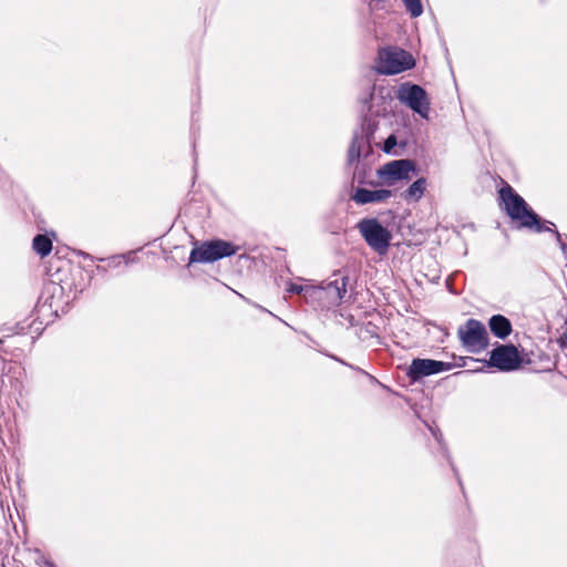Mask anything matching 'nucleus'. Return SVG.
<instances>
[{
	"mask_svg": "<svg viewBox=\"0 0 567 567\" xmlns=\"http://www.w3.org/2000/svg\"><path fill=\"white\" fill-rule=\"evenodd\" d=\"M499 197L504 204L505 212L513 219L518 221L520 228L532 229L536 233L553 230L555 224L549 220H542L540 217L528 207L525 199L519 196L511 186L499 190Z\"/></svg>",
	"mask_w": 567,
	"mask_h": 567,
	"instance_id": "f257e3e1",
	"label": "nucleus"
},
{
	"mask_svg": "<svg viewBox=\"0 0 567 567\" xmlns=\"http://www.w3.org/2000/svg\"><path fill=\"white\" fill-rule=\"evenodd\" d=\"M237 250L238 247L234 246L229 241H225L221 239L204 241L202 245L192 249L189 255V264L214 262L221 258L235 255Z\"/></svg>",
	"mask_w": 567,
	"mask_h": 567,
	"instance_id": "f03ea898",
	"label": "nucleus"
},
{
	"mask_svg": "<svg viewBox=\"0 0 567 567\" xmlns=\"http://www.w3.org/2000/svg\"><path fill=\"white\" fill-rule=\"evenodd\" d=\"M358 229L370 248L380 255L388 251L391 233L375 218H365L358 223Z\"/></svg>",
	"mask_w": 567,
	"mask_h": 567,
	"instance_id": "7ed1b4c3",
	"label": "nucleus"
},
{
	"mask_svg": "<svg viewBox=\"0 0 567 567\" xmlns=\"http://www.w3.org/2000/svg\"><path fill=\"white\" fill-rule=\"evenodd\" d=\"M413 56L402 49H384L379 52L377 71L380 74H398L414 66Z\"/></svg>",
	"mask_w": 567,
	"mask_h": 567,
	"instance_id": "20e7f679",
	"label": "nucleus"
},
{
	"mask_svg": "<svg viewBox=\"0 0 567 567\" xmlns=\"http://www.w3.org/2000/svg\"><path fill=\"white\" fill-rule=\"evenodd\" d=\"M462 344L473 353L483 351L488 346V336L485 326L476 320L468 319L457 330Z\"/></svg>",
	"mask_w": 567,
	"mask_h": 567,
	"instance_id": "39448f33",
	"label": "nucleus"
},
{
	"mask_svg": "<svg viewBox=\"0 0 567 567\" xmlns=\"http://www.w3.org/2000/svg\"><path fill=\"white\" fill-rule=\"evenodd\" d=\"M416 173V165L412 159H394L378 169V177L384 185L394 186L398 182L410 181Z\"/></svg>",
	"mask_w": 567,
	"mask_h": 567,
	"instance_id": "423d86ee",
	"label": "nucleus"
},
{
	"mask_svg": "<svg viewBox=\"0 0 567 567\" xmlns=\"http://www.w3.org/2000/svg\"><path fill=\"white\" fill-rule=\"evenodd\" d=\"M396 97L413 112L417 113L423 118H427L430 101L423 87L417 84L403 83L398 90Z\"/></svg>",
	"mask_w": 567,
	"mask_h": 567,
	"instance_id": "0eeeda50",
	"label": "nucleus"
},
{
	"mask_svg": "<svg viewBox=\"0 0 567 567\" xmlns=\"http://www.w3.org/2000/svg\"><path fill=\"white\" fill-rule=\"evenodd\" d=\"M348 277L340 276L311 290V298L323 301L327 308L337 307L347 293Z\"/></svg>",
	"mask_w": 567,
	"mask_h": 567,
	"instance_id": "6e6552de",
	"label": "nucleus"
},
{
	"mask_svg": "<svg viewBox=\"0 0 567 567\" xmlns=\"http://www.w3.org/2000/svg\"><path fill=\"white\" fill-rule=\"evenodd\" d=\"M522 359L516 347L512 344L498 346L489 353L488 364L501 371H513L520 365Z\"/></svg>",
	"mask_w": 567,
	"mask_h": 567,
	"instance_id": "1a4fd4ad",
	"label": "nucleus"
},
{
	"mask_svg": "<svg viewBox=\"0 0 567 567\" xmlns=\"http://www.w3.org/2000/svg\"><path fill=\"white\" fill-rule=\"evenodd\" d=\"M453 367L450 362L436 361L432 359H414L412 360L408 375L411 380L416 381L423 377H429L440 372L449 371Z\"/></svg>",
	"mask_w": 567,
	"mask_h": 567,
	"instance_id": "9d476101",
	"label": "nucleus"
},
{
	"mask_svg": "<svg viewBox=\"0 0 567 567\" xmlns=\"http://www.w3.org/2000/svg\"><path fill=\"white\" fill-rule=\"evenodd\" d=\"M392 196V192L389 189H367L358 187L351 198L359 205H365L370 203H383Z\"/></svg>",
	"mask_w": 567,
	"mask_h": 567,
	"instance_id": "9b49d317",
	"label": "nucleus"
},
{
	"mask_svg": "<svg viewBox=\"0 0 567 567\" xmlns=\"http://www.w3.org/2000/svg\"><path fill=\"white\" fill-rule=\"evenodd\" d=\"M373 133V130L371 128V125L368 124L365 127L362 125L360 132H355L351 145L348 151V162L353 163L354 161H358L362 150L364 146L369 147V138L368 136Z\"/></svg>",
	"mask_w": 567,
	"mask_h": 567,
	"instance_id": "f8f14e48",
	"label": "nucleus"
},
{
	"mask_svg": "<svg viewBox=\"0 0 567 567\" xmlns=\"http://www.w3.org/2000/svg\"><path fill=\"white\" fill-rule=\"evenodd\" d=\"M488 327L492 333L499 339L507 338L512 332V323L503 315L492 316L488 320Z\"/></svg>",
	"mask_w": 567,
	"mask_h": 567,
	"instance_id": "ddd939ff",
	"label": "nucleus"
},
{
	"mask_svg": "<svg viewBox=\"0 0 567 567\" xmlns=\"http://www.w3.org/2000/svg\"><path fill=\"white\" fill-rule=\"evenodd\" d=\"M17 329H19L17 332L12 333V334H4L2 338H0V343H1V348L4 352H8L9 348L16 346V344H23V346H29L33 342V337L30 338V340L28 338H25L23 340V342H21L19 340V336L20 334H25L23 332L24 330V327L20 324H18Z\"/></svg>",
	"mask_w": 567,
	"mask_h": 567,
	"instance_id": "4468645a",
	"label": "nucleus"
},
{
	"mask_svg": "<svg viewBox=\"0 0 567 567\" xmlns=\"http://www.w3.org/2000/svg\"><path fill=\"white\" fill-rule=\"evenodd\" d=\"M425 189L426 179L421 177L406 188V190L403 193V196L406 200H419L424 195Z\"/></svg>",
	"mask_w": 567,
	"mask_h": 567,
	"instance_id": "2eb2a0df",
	"label": "nucleus"
},
{
	"mask_svg": "<svg viewBox=\"0 0 567 567\" xmlns=\"http://www.w3.org/2000/svg\"><path fill=\"white\" fill-rule=\"evenodd\" d=\"M32 247L38 255L45 257L52 250V241L48 236L40 234L33 238Z\"/></svg>",
	"mask_w": 567,
	"mask_h": 567,
	"instance_id": "dca6fc26",
	"label": "nucleus"
},
{
	"mask_svg": "<svg viewBox=\"0 0 567 567\" xmlns=\"http://www.w3.org/2000/svg\"><path fill=\"white\" fill-rule=\"evenodd\" d=\"M313 288L315 287L302 286V285L290 282L287 288V291L290 293H297V295L303 293L305 298L308 299V298H311V290Z\"/></svg>",
	"mask_w": 567,
	"mask_h": 567,
	"instance_id": "f3484780",
	"label": "nucleus"
},
{
	"mask_svg": "<svg viewBox=\"0 0 567 567\" xmlns=\"http://www.w3.org/2000/svg\"><path fill=\"white\" fill-rule=\"evenodd\" d=\"M403 2L412 17L416 18L422 14L423 8L420 0H403Z\"/></svg>",
	"mask_w": 567,
	"mask_h": 567,
	"instance_id": "a211bd4d",
	"label": "nucleus"
},
{
	"mask_svg": "<svg viewBox=\"0 0 567 567\" xmlns=\"http://www.w3.org/2000/svg\"><path fill=\"white\" fill-rule=\"evenodd\" d=\"M554 229L550 230L551 233H554L556 239H557V243L559 244L560 246V249L563 250V252L567 256V244L561 238V235L559 234V231L556 229V226L553 227Z\"/></svg>",
	"mask_w": 567,
	"mask_h": 567,
	"instance_id": "6ab92c4d",
	"label": "nucleus"
},
{
	"mask_svg": "<svg viewBox=\"0 0 567 567\" xmlns=\"http://www.w3.org/2000/svg\"><path fill=\"white\" fill-rule=\"evenodd\" d=\"M396 145V138L394 135H390L384 142V151L389 153Z\"/></svg>",
	"mask_w": 567,
	"mask_h": 567,
	"instance_id": "aec40b11",
	"label": "nucleus"
},
{
	"mask_svg": "<svg viewBox=\"0 0 567 567\" xmlns=\"http://www.w3.org/2000/svg\"><path fill=\"white\" fill-rule=\"evenodd\" d=\"M124 258H125V256H115V257H112V258L109 260V266H110V267L118 266V265H121L122 259H124Z\"/></svg>",
	"mask_w": 567,
	"mask_h": 567,
	"instance_id": "412c9836",
	"label": "nucleus"
},
{
	"mask_svg": "<svg viewBox=\"0 0 567 567\" xmlns=\"http://www.w3.org/2000/svg\"><path fill=\"white\" fill-rule=\"evenodd\" d=\"M431 431H432V433H433V435H434L435 440H436L439 443H441V441H442V434L440 433V431H434V430H431Z\"/></svg>",
	"mask_w": 567,
	"mask_h": 567,
	"instance_id": "4be33fe9",
	"label": "nucleus"
},
{
	"mask_svg": "<svg viewBox=\"0 0 567 567\" xmlns=\"http://www.w3.org/2000/svg\"><path fill=\"white\" fill-rule=\"evenodd\" d=\"M560 346L567 347V332H565L564 336L560 338Z\"/></svg>",
	"mask_w": 567,
	"mask_h": 567,
	"instance_id": "5701e85b",
	"label": "nucleus"
},
{
	"mask_svg": "<svg viewBox=\"0 0 567 567\" xmlns=\"http://www.w3.org/2000/svg\"><path fill=\"white\" fill-rule=\"evenodd\" d=\"M41 567H56V566L50 560H43Z\"/></svg>",
	"mask_w": 567,
	"mask_h": 567,
	"instance_id": "b1692460",
	"label": "nucleus"
},
{
	"mask_svg": "<svg viewBox=\"0 0 567 567\" xmlns=\"http://www.w3.org/2000/svg\"><path fill=\"white\" fill-rule=\"evenodd\" d=\"M16 351H20V352H22V351H23V349H21V348H14L13 352H16Z\"/></svg>",
	"mask_w": 567,
	"mask_h": 567,
	"instance_id": "393cba45",
	"label": "nucleus"
}]
</instances>
